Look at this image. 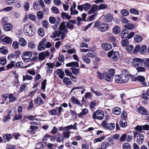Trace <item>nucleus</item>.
<instances>
[{
    "instance_id": "obj_1",
    "label": "nucleus",
    "mask_w": 149,
    "mask_h": 149,
    "mask_svg": "<svg viewBox=\"0 0 149 149\" xmlns=\"http://www.w3.org/2000/svg\"><path fill=\"white\" fill-rule=\"evenodd\" d=\"M142 59L139 58H135L133 59L132 62V65L135 68L138 72H144L146 70L145 68L143 67Z\"/></svg>"
},
{
    "instance_id": "obj_2",
    "label": "nucleus",
    "mask_w": 149,
    "mask_h": 149,
    "mask_svg": "<svg viewBox=\"0 0 149 149\" xmlns=\"http://www.w3.org/2000/svg\"><path fill=\"white\" fill-rule=\"evenodd\" d=\"M23 30L25 35L29 36H33L35 31L34 25L31 23H28L25 25Z\"/></svg>"
},
{
    "instance_id": "obj_3",
    "label": "nucleus",
    "mask_w": 149,
    "mask_h": 149,
    "mask_svg": "<svg viewBox=\"0 0 149 149\" xmlns=\"http://www.w3.org/2000/svg\"><path fill=\"white\" fill-rule=\"evenodd\" d=\"M94 27L98 28L101 31H105L108 30L109 28L107 24L99 22H97L95 23Z\"/></svg>"
},
{
    "instance_id": "obj_4",
    "label": "nucleus",
    "mask_w": 149,
    "mask_h": 149,
    "mask_svg": "<svg viewBox=\"0 0 149 149\" xmlns=\"http://www.w3.org/2000/svg\"><path fill=\"white\" fill-rule=\"evenodd\" d=\"M59 31H61V40H63L66 36V34L68 32V30L65 26V23L64 22H62L59 25Z\"/></svg>"
},
{
    "instance_id": "obj_5",
    "label": "nucleus",
    "mask_w": 149,
    "mask_h": 149,
    "mask_svg": "<svg viewBox=\"0 0 149 149\" xmlns=\"http://www.w3.org/2000/svg\"><path fill=\"white\" fill-rule=\"evenodd\" d=\"M104 117V113L101 110L96 111L92 115V117L93 119H97L100 120H102L103 119Z\"/></svg>"
},
{
    "instance_id": "obj_6",
    "label": "nucleus",
    "mask_w": 149,
    "mask_h": 149,
    "mask_svg": "<svg viewBox=\"0 0 149 149\" xmlns=\"http://www.w3.org/2000/svg\"><path fill=\"white\" fill-rule=\"evenodd\" d=\"M134 138H136V141L138 144H141L144 139L143 135L139 133H134Z\"/></svg>"
},
{
    "instance_id": "obj_7",
    "label": "nucleus",
    "mask_w": 149,
    "mask_h": 149,
    "mask_svg": "<svg viewBox=\"0 0 149 149\" xmlns=\"http://www.w3.org/2000/svg\"><path fill=\"white\" fill-rule=\"evenodd\" d=\"M108 57H110L112 56L111 59L113 61H116L119 57V54L118 52L116 51L113 52L111 51L109 52L107 54Z\"/></svg>"
},
{
    "instance_id": "obj_8",
    "label": "nucleus",
    "mask_w": 149,
    "mask_h": 149,
    "mask_svg": "<svg viewBox=\"0 0 149 149\" xmlns=\"http://www.w3.org/2000/svg\"><path fill=\"white\" fill-rule=\"evenodd\" d=\"M32 55V53L31 52L27 51L24 52L22 55L23 60L25 62L29 61Z\"/></svg>"
},
{
    "instance_id": "obj_9",
    "label": "nucleus",
    "mask_w": 149,
    "mask_h": 149,
    "mask_svg": "<svg viewBox=\"0 0 149 149\" xmlns=\"http://www.w3.org/2000/svg\"><path fill=\"white\" fill-rule=\"evenodd\" d=\"M46 43L47 39L45 38L42 39L39 43L38 47V50L40 51L44 50L46 47Z\"/></svg>"
},
{
    "instance_id": "obj_10",
    "label": "nucleus",
    "mask_w": 149,
    "mask_h": 149,
    "mask_svg": "<svg viewBox=\"0 0 149 149\" xmlns=\"http://www.w3.org/2000/svg\"><path fill=\"white\" fill-rule=\"evenodd\" d=\"M32 79L31 76L28 74L23 76V81L25 82V83L27 84L30 83V82L29 81L32 80Z\"/></svg>"
},
{
    "instance_id": "obj_11",
    "label": "nucleus",
    "mask_w": 149,
    "mask_h": 149,
    "mask_svg": "<svg viewBox=\"0 0 149 149\" xmlns=\"http://www.w3.org/2000/svg\"><path fill=\"white\" fill-rule=\"evenodd\" d=\"M113 19V17L111 14L108 13L104 16L103 19L106 22H109L112 21Z\"/></svg>"
},
{
    "instance_id": "obj_12",
    "label": "nucleus",
    "mask_w": 149,
    "mask_h": 149,
    "mask_svg": "<svg viewBox=\"0 0 149 149\" xmlns=\"http://www.w3.org/2000/svg\"><path fill=\"white\" fill-rule=\"evenodd\" d=\"M35 104L36 105H40L44 103L43 100L40 97H38L34 101Z\"/></svg>"
},
{
    "instance_id": "obj_13",
    "label": "nucleus",
    "mask_w": 149,
    "mask_h": 149,
    "mask_svg": "<svg viewBox=\"0 0 149 149\" xmlns=\"http://www.w3.org/2000/svg\"><path fill=\"white\" fill-rule=\"evenodd\" d=\"M102 46L104 49L107 51L109 50L112 48V45L110 44L103 43Z\"/></svg>"
},
{
    "instance_id": "obj_14",
    "label": "nucleus",
    "mask_w": 149,
    "mask_h": 149,
    "mask_svg": "<svg viewBox=\"0 0 149 149\" xmlns=\"http://www.w3.org/2000/svg\"><path fill=\"white\" fill-rule=\"evenodd\" d=\"M61 31L58 32L57 31H54V32H52V35L51 36V37L52 38H55L57 37H59L60 36H61Z\"/></svg>"
},
{
    "instance_id": "obj_15",
    "label": "nucleus",
    "mask_w": 149,
    "mask_h": 149,
    "mask_svg": "<svg viewBox=\"0 0 149 149\" xmlns=\"http://www.w3.org/2000/svg\"><path fill=\"white\" fill-rule=\"evenodd\" d=\"M128 30L126 29H124L122 31L121 36L122 38H128L129 36V33H128Z\"/></svg>"
},
{
    "instance_id": "obj_16",
    "label": "nucleus",
    "mask_w": 149,
    "mask_h": 149,
    "mask_svg": "<svg viewBox=\"0 0 149 149\" xmlns=\"http://www.w3.org/2000/svg\"><path fill=\"white\" fill-rule=\"evenodd\" d=\"M97 10L98 6L96 4H94L92 8L88 11V14L91 15Z\"/></svg>"
},
{
    "instance_id": "obj_17",
    "label": "nucleus",
    "mask_w": 149,
    "mask_h": 149,
    "mask_svg": "<svg viewBox=\"0 0 149 149\" xmlns=\"http://www.w3.org/2000/svg\"><path fill=\"white\" fill-rule=\"evenodd\" d=\"M77 125V123H75L73 125H70L65 127V131H69L70 130L73 129L74 130L76 129V126Z\"/></svg>"
},
{
    "instance_id": "obj_18",
    "label": "nucleus",
    "mask_w": 149,
    "mask_h": 149,
    "mask_svg": "<svg viewBox=\"0 0 149 149\" xmlns=\"http://www.w3.org/2000/svg\"><path fill=\"white\" fill-rule=\"evenodd\" d=\"M72 102L73 104H77L78 105L81 106V104L77 99L76 98L72 96L71 99Z\"/></svg>"
},
{
    "instance_id": "obj_19",
    "label": "nucleus",
    "mask_w": 149,
    "mask_h": 149,
    "mask_svg": "<svg viewBox=\"0 0 149 149\" xmlns=\"http://www.w3.org/2000/svg\"><path fill=\"white\" fill-rule=\"evenodd\" d=\"M13 28L12 25L10 24H4L3 26L4 30L6 31L11 30Z\"/></svg>"
},
{
    "instance_id": "obj_20",
    "label": "nucleus",
    "mask_w": 149,
    "mask_h": 149,
    "mask_svg": "<svg viewBox=\"0 0 149 149\" xmlns=\"http://www.w3.org/2000/svg\"><path fill=\"white\" fill-rule=\"evenodd\" d=\"M112 70V75L109 74V73L107 74L106 72V75H105L104 76V78L105 79L109 81H110L111 80L112 77L114 76V74L113 73V72H114V70Z\"/></svg>"
},
{
    "instance_id": "obj_21",
    "label": "nucleus",
    "mask_w": 149,
    "mask_h": 149,
    "mask_svg": "<svg viewBox=\"0 0 149 149\" xmlns=\"http://www.w3.org/2000/svg\"><path fill=\"white\" fill-rule=\"evenodd\" d=\"M145 79V77L143 76H139L137 77V80L140 82H142V84L143 86H146V83L144 82Z\"/></svg>"
},
{
    "instance_id": "obj_22",
    "label": "nucleus",
    "mask_w": 149,
    "mask_h": 149,
    "mask_svg": "<svg viewBox=\"0 0 149 149\" xmlns=\"http://www.w3.org/2000/svg\"><path fill=\"white\" fill-rule=\"evenodd\" d=\"M138 110L139 112L143 115H147L148 113V111L144 108L142 107H141L138 108Z\"/></svg>"
},
{
    "instance_id": "obj_23",
    "label": "nucleus",
    "mask_w": 149,
    "mask_h": 149,
    "mask_svg": "<svg viewBox=\"0 0 149 149\" xmlns=\"http://www.w3.org/2000/svg\"><path fill=\"white\" fill-rule=\"evenodd\" d=\"M0 53L3 55H6L8 53V48L6 47L3 46L0 48Z\"/></svg>"
},
{
    "instance_id": "obj_24",
    "label": "nucleus",
    "mask_w": 149,
    "mask_h": 149,
    "mask_svg": "<svg viewBox=\"0 0 149 149\" xmlns=\"http://www.w3.org/2000/svg\"><path fill=\"white\" fill-rule=\"evenodd\" d=\"M82 112H80L78 114L79 117H82L87 114L88 112V110L86 108L82 109H81Z\"/></svg>"
},
{
    "instance_id": "obj_25",
    "label": "nucleus",
    "mask_w": 149,
    "mask_h": 149,
    "mask_svg": "<svg viewBox=\"0 0 149 149\" xmlns=\"http://www.w3.org/2000/svg\"><path fill=\"white\" fill-rule=\"evenodd\" d=\"M19 44L21 46H25L27 44V42L26 40L23 38H20L19 40Z\"/></svg>"
},
{
    "instance_id": "obj_26",
    "label": "nucleus",
    "mask_w": 149,
    "mask_h": 149,
    "mask_svg": "<svg viewBox=\"0 0 149 149\" xmlns=\"http://www.w3.org/2000/svg\"><path fill=\"white\" fill-rule=\"evenodd\" d=\"M63 83L66 85H70L72 84V82L69 78L65 77L63 80Z\"/></svg>"
},
{
    "instance_id": "obj_27",
    "label": "nucleus",
    "mask_w": 149,
    "mask_h": 149,
    "mask_svg": "<svg viewBox=\"0 0 149 149\" xmlns=\"http://www.w3.org/2000/svg\"><path fill=\"white\" fill-rule=\"evenodd\" d=\"M56 73L57 75L59 76L61 79H62L64 76V73L61 70L58 69L56 71Z\"/></svg>"
},
{
    "instance_id": "obj_28",
    "label": "nucleus",
    "mask_w": 149,
    "mask_h": 149,
    "mask_svg": "<svg viewBox=\"0 0 149 149\" xmlns=\"http://www.w3.org/2000/svg\"><path fill=\"white\" fill-rule=\"evenodd\" d=\"M66 66L67 67H78L79 66L78 63L77 62H72L67 63Z\"/></svg>"
},
{
    "instance_id": "obj_29",
    "label": "nucleus",
    "mask_w": 149,
    "mask_h": 149,
    "mask_svg": "<svg viewBox=\"0 0 149 149\" xmlns=\"http://www.w3.org/2000/svg\"><path fill=\"white\" fill-rule=\"evenodd\" d=\"M82 59L84 62L87 64H89L91 62L90 59L86 55H82Z\"/></svg>"
},
{
    "instance_id": "obj_30",
    "label": "nucleus",
    "mask_w": 149,
    "mask_h": 149,
    "mask_svg": "<svg viewBox=\"0 0 149 149\" xmlns=\"http://www.w3.org/2000/svg\"><path fill=\"white\" fill-rule=\"evenodd\" d=\"M61 16L63 19L69 20L71 17V16L69 15L68 13L65 12H62L61 13Z\"/></svg>"
},
{
    "instance_id": "obj_31",
    "label": "nucleus",
    "mask_w": 149,
    "mask_h": 149,
    "mask_svg": "<svg viewBox=\"0 0 149 149\" xmlns=\"http://www.w3.org/2000/svg\"><path fill=\"white\" fill-rule=\"evenodd\" d=\"M109 142L106 141H104L101 143L100 146L101 149H106L107 147L109 146Z\"/></svg>"
},
{
    "instance_id": "obj_32",
    "label": "nucleus",
    "mask_w": 149,
    "mask_h": 149,
    "mask_svg": "<svg viewBox=\"0 0 149 149\" xmlns=\"http://www.w3.org/2000/svg\"><path fill=\"white\" fill-rule=\"evenodd\" d=\"M114 78L115 81L117 83L119 84L123 83L120 75H116L114 77Z\"/></svg>"
},
{
    "instance_id": "obj_33",
    "label": "nucleus",
    "mask_w": 149,
    "mask_h": 149,
    "mask_svg": "<svg viewBox=\"0 0 149 149\" xmlns=\"http://www.w3.org/2000/svg\"><path fill=\"white\" fill-rule=\"evenodd\" d=\"M120 124L121 127H125L127 126V123L125 119H121Z\"/></svg>"
},
{
    "instance_id": "obj_34",
    "label": "nucleus",
    "mask_w": 149,
    "mask_h": 149,
    "mask_svg": "<svg viewBox=\"0 0 149 149\" xmlns=\"http://www.w3.org/2000/svg\"><path fill=\"white\" fill-rule=\"evenodd\" d=\"M112 112L116 115L120 114L121 113V109L118 107L115 108L113 109Z\"/></svg>"
},
{
    "instance_id": "obj_35",
    "label": "nucleus",
    "mask_w": 149,
    "mask_h": 149,
    "mask_svg": "<svg viewBox=\"0 0 149 149\" xmlns=\"http://www.w3.org/2000/svg\"><path fill=\"white\" fill-rule=\"evenodd\" d=\"M101 125L102 127L105 129L110 128V127H108V126H109V125H108V123H107V122L106 120H103L101 124Z\"/></svg>"
},
{
    "instance_id": "obj_36",
    "label": "nucleus",
    "mask_w": 149,
    "mask_h": 149,
    "mask_svg": "<svg viewBox=\"0 0 149 149\" xmlns=\"http://www.w3.org/2000/svg\"><path fill=\"white\" fill-rule=\"evenodd\" d=\"M123 83H125L127 82L130 78V76H126L120 75Z\"/></svg>"
},
{
    "instance_id": "obj_37",
    "label": "nucleus",
    "mask_w": 149,
    "mask_h": 149,
    "mask_svg": "<svg viewBox=\"0 0 149 149\" xmlns=\"http://www.w3.org/2000/svg\"><path fill=\"white\" fill-rule=\"evenodd\" d=\"M45 52H42L38 54V59L40 61L43 60L45 58Z\"/></svg>"
},
{
    "instance_id": "obj_38",
    "label": "nucleus",
    "mask_w": 149,
    "mask_h": 149,
    "mask_svg": "<svg viewBox=\"0 0 149 149\" xmlns=\"http://www.w3.org/2000/svg\"><path fill=\"white\" fill-rule=\"evenodd\" d=\"M34 8L36 10H38L40 9V5H39V1H34L33 3Z\"/></svg>"
},
{
    "instance_id": "obj_39",
    "label": "nucleus",
    "mask_w": 149,
    "mask_h": 149,
    "mask_svg": "<svg viewBox=\"0 0 149 149\" xmlns=\"http://www.w3.org/2000/svg\"><path fill=\"white\" fill-rule=\"evenodd\" d=\"M83 6V9L85 11H87L91 7V6L90 4L88 3H86L82 5Z\"/></svg>"
},
{
    "instance_id": "obj_40",
    "label": "nucleus",
    "mask_w": 149,
    "mask_h": 149,
    "mask_svg": "<svg viewBox=\"0 0 149 149\" xmlns=\"http://www.w3.org/2000/svg\"><path fill=\"white\" fill-rule=\"evenodd\" d=\"M113 32L115 34H118L120 32V28L118 26H116L113 29Z\"/></svg>"
},
{
    "instance_id": "obj_41",
    "label": "nucleus",
    "mask_w": 149,
    "mask_h": 149,
    "mask_svg": "<svg viewBox=\"0 0 149 149\" xmlns=\"http://www.w3.org/2000/svg\"><path fill=\"white\" fill-rule=\"evenodd\" d=\"M134 39L137 42H139L142 40L143 38L139 35H136L134 37Z\"/></svg>"
},
{
    "instance_id": "obj_42",
    "label": "nucleus",
    "mask_w": 149,
    "mask_h": 149,
    "mask_svg": "<svg viewBox=\"0 0 149 149\" xmlns=\"http://www.w3.org/2000/svg\"><path fill=\"white\" fill-rule=\"evenodd\" d=\"M3 41L7 44H9L11 42V39L8 37L6 36L3 39Z\"/></svg>"
},
{
    "instance_id": "obj_43",
    "label": "nucleus",
    "mask_w": 149,
    "mask_h": 149,
    "mask_svg": "<svg viewBox=\"0 0 149 149\" xmlns=\"http://www.w3.org/2000/svg\"><path fill=\"white\" fill-rule=\"evenodd\" d=\"M97 73L98 75V78L100 79H103L104 78L105 75H106V72H104L103 73H102L99 72H98Z\"/></svg>"
},
{
    "instance_id": "obj_44",
    "label": "nucleus",
    "mask_w": 149,
    "mask_h": 149,
    "mask_svg": "<svg viewBox=\"0 0 149 149\" xmlns=\"http://www.w3.org/2000/svg\"><path fill=\"white\" fill-rule=\"evenodd\" d=\"M3 137L4 139L7 141H9L12 138L11 135L8 134L3 135Z\"/></svg>"
},
{
    "instance_id": "obj_45",
    "label": "nucleus",
    "mask_w": 149,
    "mask_h": 149,
    "mask_svg": "<svg viewBox=\"0 0 149 149\" xmlns=\"http://www.w3.org/2000/svg\"><path fill=\"white\" fill-rule=\"evenodd\" d=\"M6 63V59L5 57L3 56L0 58V63L2 65H5Z\"/></svg>"
},
{
    "instance_id": "obj_46",
    "label": "nucleus",
    "mask_w": 149,
    "mask_h": 149,
    "mask_svg": "<svg viewBox=\"0 0 149 149\" xmlns=\"http://www.w3.org/2000/svg\"><path fill=\"white\" fill-rule=\"evenodd\" d=\"M120 43L122 46L126 47L129 44V41L127 39H124Z\"/></svg>"
},
{
    "instance_id": "obj_47",
    "label": "nucleus",
    "mask_w": 149,
    "mask_h": 149,
    "mask_svg": "<svg viewBox=\"0 0 149 149\" xmlns=\"http://www.w3.org/2000/svg\"><path fill=\"white\" fill-rule=\"evenodd\" d=\"M16 57V55L14 53H11L8 54V59L12 61V60Z\"/></svg>"
},
{
    "instance_id": "obj_48",
    "label": "nucleus",
    "mask_w": 149,
    "mask_h": 149,
    "mask_svg": "<svg viewBox=\"0 0 149 149\" xmlns=\"http://www.w3.org/2000/svg\"><path fill=\"white\" fill-rule=\"evenodd\" d=\"M134 25L133 24H129L124 26V27L127 29L132 30L134 28Z\"/></svg>"
},
{
    "instance_id": "obj_49",
    "label": "nucleus",
    "mask_w": 149,
    "mask_h": 149,
    "mask_svg": "<svg viewBox=\"0 0 149 149\" xmlns=\"http://www.w3.org/2000/svg\"><path fill=\"white\" fill-rule=\"evenodd\" d=\"M140 46L139 45H137L134 48L133 53L134 54H137L140 51Z\"/></svg>"
},
{
    "instance_id": "obj_50",
    "label": "nucleus",
    "mask_w": 149,
    "mask_h": 149,
    "mask_svg": "<svg viewBox=\"0 0 149 149\" xmlns=\"http://www.w3.org/2000/svg\"><path fill=\"white\" fill-rule=\"evenodd\" d=\"M8 98L9 99V102H10L15 100L16 98L15 96H14L13 94H10L8 95Z\"/></svg>"
},
{
    "instance_id": "obj_51",
    "label": "nucleus",
    "mask_w": 149,
    "mask_h": 149,
    "mask_svg": "<svg viewBox=\"0 0 149 149\" xmlns=\"http://www.w3.org/2000/svg\"><path fill=\"white\" fill-rule=\"evenodd\" d=\"M38 33L41 37H42L44 35V31L43 29L42 28H39L38 30Z\"/></svg>"
},
{
    "instance_id": "obj_52",
    "label": "nucleus",
    "mask_w": 149,
    "mask_h": 149,
    "mask_svg": "<svg viewBox=\"0 0 149 149\" xmlns=\"http://www.w3.org/2000/svg\"><path fill=\"white\" fill-rule=\"evenodd\" d=\"M107 4H101L98 7V9L100 10H104L107 8Z\"/></svg>"
},
{
    "instance_id": "obj_53",
    "label": "nucleus",
    "mask_w": 149,
    "mask_h": 149,
    "mask_svg": "<svg viewBox=\"0 0 149 149\" xmlns=\"http://www.w3.org/2000/svg\"><path fill=\"white\" fill-rule=\"evenodd\" d=\"M64 138L66 139H68L70 136V132L69 131H66L63 133Z\"/></svg>"
},
{
    "instance_id": "obj_54",
    "label": "nucleus",
    "mask_w": 149,
    "mask_h": 149,
    "mask_svg": "<svg viewBox=\"0 0 149 149\" xmlns=\"http://www.w3.org/2000/svg\"><path fill=\"white\" fill-rule=\"evenodd\" d=\"M37 16L38 19H42L44 16L43 14L41 11H39L37 13Z\"/></svg>"
},
{
    "instance_id": "obj_55",
    "label": "nucleus",
    "mask_w": 149,
    "mask_h": 149,
    "mask_svg": "<svg viewBox=\"0 0 149 149\" xmlns=\"http://www.w3.org/2000/svg\"><path fill=\"white\" fill-rule=\"evenodd\" d=\"M130 12L131 13L134 15H138L139 13L137 10L134 8L130 9Z\"/></svg>"
},
{
    "instance_id": "obj_56",
    "label": "nucleus",
    "mask_w": 149,
    "mask_h": 149,
    "mask_svg": "<svg viewBox=\"0 0 149 149\" xmlns=\"http://www.w3.org/2000/svg\"><path fill=\"white\" fill-rule=\"evenodd\" d=\"M120 13L122 15L124 16H127L129 15V11L126 9H123L122 10Z\"/></svg>"
},
{
    "instance_id": "obj_57",
    "label": "nucleus",
    "mask_w": 149,
    "mask_h": 149,
    "mask_svg": "<svg viewBox=\"0 0 149 149\" xmlns=\"http://www.w3.org/2000/svg\"><path fill=\"white\" fill-rule=\"evenodd\" d=\"M19 43L16 41L14 42L12 44V47L15 49H17L19 48Z\"/></svg>"
},
{
    "instance_id": "obj_58",
    "label": "nucleus",
    "mask_w": 149,
    "mask_h": 149,
    "mask_svg": "<svg viewBox=\"0 0 149 149\" xmlns=\"http://www.w3.org/2000/svg\"><path fill=\"white\" fill-rule=\"evenodd\" d=\"M120 75L126 76H130L129 72L126 69H123L122 70V74Z\"/></svg>"
},
{
    "instance_id": "obj_59",
    "label": "nucleus",
    "mask_w": 149,
    "mask_h": 149,
    "mask_svg": "<svg viewBox=\"0 0 149 149\" xmlns=\"http://www.w3.org/2000/svg\"><path fill=\"white\" fill-rule=\"evenodd\" d=\"M48 112L50 115L52 116L56 115L57 111L55 109H53L48 111Z\"/></svg>"
},
{
    "instance_id": "obj_60",
    "label": "nucleus",
    "mask_w": 149,
    "mask_h": 149,
    "mask_svg": "<svg viewBox=\"0 0 149 149\" xmlns=\"http://www.w3.org/2000/svg\"><path fill=\"white\" fill-rule=\"evenodd\" d=\"M29 19L33 21H35L36 19V16L32 14H29L28 15Z\"/></svg>"
},
{
    "instance_id": "obj_61",
    "label": "nucleus",
    "mask_w": 149,
    "mask_h": 149,
    "mask_svg": "<svg viewBox=\"0 0 149 149\" xmlns=\"http://www.w3.org/2000/svg\"><path fill=\"white\" fill-rule=\"evenodd\" d=\"M42 24L43 27L47 28L49 26V23L48 21L46 20H44L42 22Z\"/></svg>"
},
{
    "instance_id": "obj_62",
    "label": "nucleus",
    "mask_w": 149,
    "mask_h": 149,
    "mask_svg": "<svg viewBox=\"0 0 149 149\" xmlns=\"http://www.w3.org/2000/svg\"><path fill=\"white\" fill-rule=\"evenodd\" d=\"M123 149H131L130 144L128 143H125L123 144Z\"/></svg>"
},
{
    "instance_id": "obj_63",
    "label": "nucleus",
    "mask_w": 149,
    "mask_h": 149,
    "mask_svg": "<svg viewBox=\"0 0 149 149\" xmlns=\"http://www.w3.org/2000/svg\"><path fill=\"white\" fill-rule=\"evenodd\" d=\"M43 144L41 142L37 143L35 146L36 148V149H40L43 147Z\"/></svg>"
},
{
    "instance_id": "obj_64",
    "label": "nucleus",
    "mask_w": 149,
    "mask_h": 149,
    "mask_svg": "<svg viewBox=\"0 0 149 149\" xmlns=\"http://www.w3.org/2000/svg\"><path fill=\"white\" fill-rule=\"evenodd\" d=\"M145 67L147 69H149V58H147L144 62Z\"/></svg>"
}]
</instances>
